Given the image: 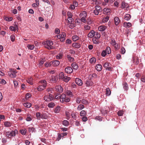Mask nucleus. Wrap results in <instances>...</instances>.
Instances as JSON below:
<instances>
[{
  "mask_svg": "<svg viewBox=\"0 0 145 145\" xmlns=\"http://www.w3.org/2000/svg\"><path fill=\"white\" fill-rule=\"evenodd\" d=\"M43 44L45 48L49 50L53 49L54 48V47L52 46L53 43L51 41L47 40L43 42Z\"/></svg>",
  "mask_w": 145,
  "mask_h": 145,
  "instance_id": "nucleus-1",
  "label": "nucleus"
},
{
  "mask_svg": "<svg viewBox=\"0 0 145 145\" xmlns=\"http://www.w3.org/2000/svg\"><path fill=\"white\" fill-rule=\"evenodd\" d=\"M16 130H15L14 131H11L6 132L5 135L7 137L11 138L15 136L16 132Z\"/></svg>",
  "mask_w": 145,
  "mask_h": 145,
  "instance_id": "nucleus-2",
  "label": "nucleus"
},
{
  "mask_svg": "<svg viewBox=\"0 0 145 145\" xmlns=\"http://www.w3.org/2000/svg\"><path fill=\"white\" fill-rule=\"evenodd\" d=\"M44 99L46 101L50 102L53 100L54 97L52 94L48 93L44 96Z\"/></svg>",
  "mask_w": 145,
  "mask_h": 145,
  "instance_id": "nucleus-3",
  "label": "nucleus"
},
{
  "mask_svg": "<svg viewBox=\"0 0 145 145\" xmlns=\"http://www.w3.org/2000/svg\"><path fill=\"white\" fill-rule=\"evenodd\" d=\"M46 79L49 82H55L57 80V78L54 76H49L46 77Z\"/></svg>",
  "mask_w": 145,
  "mask_h": 145,
  "instance_id": "nucleus-4",
  "label": "nucleus"
},
{
  "mask_svg": "<svg viewBox=\"0 0 145 145\" xmlns=\"http://www.w3.org/2000/svg\"><path fill=\"white\" fill-rule=\"evenodd\" d=\"M95 9L94 10L93 12L95 15H98L99 13L100 12L102 11L101 7L97 5L95 7Z\"/></svg>",
  "mask_w": 145,
  "mask_h": 145,
  "instance_id": "nucleus-5",
  "label": "nucleus"
},
{
  "mask_svg": "<svg viewBox=\"0 0 145 145\" xmlns=\"http://www.w3.org/2000/svg\"><path fill=\"white\" fill-rule=\"evenodd\" d=\"M57 37L61 41L63 42L65 40L66 37V33L65 32H62L61 34L57 35Z\"/></svg>",
  "mask_w": 145,
  "mask_h": 145,
  "instance_id": "nucleus-6",
  "label": "nucleus"
},
{
  "mask_svg": "<svg viewBox=\"0 0 145 145\" xmlns=\"http://www.w3.org/2000/svg\"><path fill=\"white\" fill-rule=\"evenodd\" d=\"M84 14V16L80 20L82 22H84V23H85L87 21L86 19L85 18V16L86 15V12L85 11H83L82 12V13L80 14V16H82V15Z\"/></svg>",
  "mask_w": 145,
  "mask_h": 145,
  "instance_id": "nucleus-7",
  "label": "nucleus"
},
{
  "mask_svg": "<svg viewBox=\"0 0 145 145\" xmlns=\"http://www.w3.org/2000/svg\"><path fill=\"white\" fill-rule=\"evenodd\" d=\"M65 71L66 73L70 74L72 72L73 69L71 67H67L65 68Z\"/></svg>",
  "mask_w": 145,
  "mask_h": 145,
  "instance_id": "nucleus-8",
  "label": "nucleus"
},
{
  "mask_svg": "<svg viewBox=\"0 0 145 145\" xmlns=\"http://www.w3.org/2000/svg\"><path fill=\"white\" fill-rule=\"evenodd\" d=\"M110 44L112 45L113 46L115 49H118L119 48L118 44H117L116 42L114 39H112L110 42Z\"/></svg>",
  "mask_w": 145,
  "mask_h": 145,
  "instance_id": "nucleus-9",
  "label": "nucleus"
},
{
  "mask_svg": "<svg viewBox=\"0 0 145 145\" xmlns=\"http://www.w3.org/2000/svg\"><path fill=\"white\" fill-rule=\"evenodd\" d=\"M75 82L78 85L80 86H82L83 84L82 80L78 78H76Z\"/></svg>",
  "mask_w": 145,
  "mask_h": 145,
  "instance_id": "nucleus-10",
  "label": "nucleus"
},
{
  "mask_svg": "<svg viewBox=\"0 0 145 145\" xmlns=\"http://www.w3.org/2000/svg\"><path fill=\"white\" fill-rule=\"evenodd\" d=\"M52 64L54 67L57 66L60 64V62L58 60H55L52 61L51 62Z\"/></svg>",
  "mask_w": 145,
  "mask_h": 145,
  "instance_id": "nucleus-11",
  "label": "nucleus"
},
{
  "mask_svg": "<svg viewBox=\"0 0 145 145\" xmlns=\"http://www.w3.org/2000/svg\"><path fill=\"white\" fill-rule=\"evenodd\" d=\"M55 89L57 91L62 92L63 91V88L61 86H57L55 87Z\"/></svg>",
  "mask_w": 145,
  "mask_h": 145,
  "instance_id": "nucleus-12",
  "label": "nucleus"
},
{
  "mask_svg": "<svg viewBox=\"0 0 145 145\" xmlns=\"http://www.w3.org/2000/svg\"><path fill=\"white\" fill-rule=\"evenodd\" d=\"M114 22L115 25H117L120 22L119 18L118 17H116L114 18Z\"/></svg>",
  "mask_w": 145,
  "mask_h": 145,
  "instance_id": "nucleus-13",
  "label": "nucleus"
},
{
  "mask_svg": "<svg viewBox=\"0 0 145 145\" xmlns=\"http://www.w3.org/2000/svg\"><path fill=\"white\" fill-rule=\"evenodd\" d=\"M68 23H69V27L70 29H72L75 27V24L72 23V21H70L68 20Z\"/></svg>",
  "mask_w": 145,
  "mask_h": 145,
  "instance_id": "nucleus-14",
  "label": "nucleus"
},
{
  "mask_svg": "<svg viewBox=\"0 0 145 145\" xmlns=\"http://www.w3.org/2000/svg\"><path fill=\"white\" fill-rule=\"evenodd\" d=\"M95 32L93 30H91L88 34V37L89 38H91L94 36Z\"/></svg>",
  "mask_w": 145,
  "mask_h": 145,
  "instance_id": "nucleus-15",
  "label": "nucleus"
},
{
  "mask_svg": "<svg viewBox=\"0 0 145 145\" xmlns=\"http://www.w3.org/2000/svg\"><path fill=\"white\" fill-rule=\"evenodd\" d=\"M106 28V27L105 25H101L98 27V29L99 31H104Z\"/></svg>",
  "mask_w": 145,
  "mask_h": 145,
  "instance_id": "nucleus-16",
  "label": "nucleus"
},
{
  "mask_svg": "<svg viewBox=\"0 0 145 145\" xmlns=\"http://www.w3.org/2000/svg\"><path fill=\"white\" fill-rule=\"evenodd\" d=\"M66 98V95L65 94H63L60 96V101L61 102H65V98Z\"/></svg>",
  "mask_w": 145,
  "mask_h": 145,
  "instance_id": "nucleus-17",
  "label": "nucleus"
},
{
  "mask_svg": "<svg viewBox=\"0 0 145 145\" xmlns=\"http://www.w3.org/2000/svg\"><path fill=\"white\" fill-rule=\"evenodd\" d=\"M72 46L78 48L81 47V44L79 43L74 42L72 44Z\"/></svg>",
  "mask_w": 145,
  "mask_h": 145,
  "instance_id": "nucleus-18",
  "label": "nucleus"
},
{
  "mask_svg": "<svg viewBox=\"0 0 145 145\" xmlns=\"http://www.w3.org/2000/svg\"><path fill=\"white\" fill-rule=\"evenodd\" d=\"M45 88V85H43V86H42L41 85H40L37 87V89L39 91H41L43 90L44 88Z\"/></svg>",
  "mask_w": 145,
  "mask_h": 145,
  "instance_id": "nucleus-19",
  "label": "nucleus"
},
{
  "mask_svg": "<svg viewBox=\"0 0 145 145\" xmlns=\"http://www.w3.org/2000/svg\"><path fill=\"white\" fill-rule=\"evenodd\" d=\"M110 9L109 8H105L103 9V13L105 14L108 15L110 14Z\"/></svg>",
  "mask_w": 145,
  "mask_h": 145,
  "instance_id": "nucleus-20",
  "label": "nucleus"
},
{
  "mask_svg": "<svg viewBox=\"0 0 145 145\" xmlns=\"http://www.w3.org/2000/svg\"><path fill=\"white\" fill-rule=\"evenodd\" d=\"M85 84H86V86L88 87L92 86L93 84V82L91 80H87L86 81Z\"/></svg>",
  "mask_w": 145,
  "mask_h": 145,
  "instance_id": "nucleus-21",
  "label": "nucleus"
},
{
  "mask_svg": "<svg viewBox=\"0 0 145 145\" xmlns=\"http://www.w3.org/2000/svg\"><path fill=\"white\" fill-rule=\"evenodd\" d=\"M71 66L74 69L77 70L78 69V67L77 64L75 62H74L71 64Z\"/></svg>",
  "mask_w": 145,
  "mask_h": 145,
  "instance_id": "nucleus-22",
  "label": "nucleus"
},
{
  "mask_svg": "<svg viewBox=\"0 0 145 145\" xmlns=\"http://www.w3.org/2000/svg\"><path fill=\"white\" fill-rule=\"evenodd\" d=\"M102 67V65L99 64H97L96 66V69L98 71H101Z\"/></svg>",
  "mask_w": 145,
  "mask_h": 145,
  "instance_id": "nucleus-23",
  "label": "nucleus"
},
{
  "mask_svg": "<svg viewBox=\"0 0 145 145\" xmlns=\"http://www.w3.org/2000/svg\"><path fill=\"white\" fill-rule=\"evenodd\" d=\"M132 25V24L130 22H124L123 24V26L124 27H129Z\"/></svg>",
  "mask_w": 145,
  "mask_h": 145,
  "instance_id": "nucleus-24",
  "label": "nucleus"
},
{
  "mask_svg": "<svg viewBox=\"0 0 145 145\" xmlns=\"http://www.w3.org/2000/svg\"><path fill=\"white\" fill-rule=\"evenodd\" d=\"M40 85H41L42 86H43V85H45V87H46L47 85L46 82L45 80H41L40 82Z\"/></svg>",
  "mask_w": 145,
  "mask_h": 145,
  "instance_id": "nucleus-25",
  "label": "nucleus"
},
{
  "mask_svg": "<svg viewBox=\"0 0 145 145\" xmlns=\"http://www.w3.org/2000/svg\"><path fill=\"white\" fill-rule=\"evenodd\" d=\"M101 112L103 115H105L107 114V111L105 108H103L101 109Z\"/></svg>",
  "mask_w": 145,
  "mask_h": 145,
  "instance_id": "nucleus-26",
  "label": "nucleus"
},
{
  "mask_svg": "<svg viewBox=\"0 0 145 145\" xmlns=\"http://www.w3.org/2000/svg\"><path fill=\"white\" fill-rule=\"evenodd\" d=\"M55 105V104L54 103L51 102L49 103L48 105V106L50 108H53Z\"/></svg>",
  "mask_w": 145,
  "mask_h": 145,
  "instance_id": "nucleus-27",
  "label": "nucleus"
},
{
  "mask_svg": "<svg viewBox=\"0 0 145 145\" xmlns=\"http://www.w3.org/2000/svg\"><path fill=\"white\" fill-rule=\"evenodd\" d=\"M106 95L107 96H109L111 94V91L110 89L108 88H107L106 89Z\"/></svg>",
  "mask_w": 145,
  "mask_h": 145,
  "instance_id": "nucleus-28",
  "label": "nucleus"
},
{
  "mask_svg": "<svg viewBox=\"0 0 145 145\" xmlns=\"http://www.w3.org/2000/svg\"><path fill=\"white\" fill-rule=\"evenodd\" d=\"M70 78L69 77L65 76L62 80L66 82H68L70 80Z\"/></svg>",
  "mask_w": 145,
  "mask_h": 145,
  "instance_id": "nucleus-29",
  "label": "nucleus"
},
{
  "mask_svg": "<svg viewBox=\"0 0 145 145\" xmlns=\"http://www.w3.org/2000/svg\"><path fill=\"white\" fill-rule=\"evenodd\" d=\"M4 125L6 127H10L11 125V123L8 121L5 122L4 123Z\"/></svg>",
  "mask_w": 145,
  "mask_h": 145,
  "instance_id": "nucleus-30",
  "label": "nucleus"
},
{
  "mask_svg": "<svg viewBox=\"0 0 145 145\" xmlns=\"http://www.w3.org/2000/svg\"><path fill=\"white\" fill-rule=\"evenodd\" d=\"M131 18V15L129 14H127L125 15L124 19L127 20H129Z\"/></svg>",
  "mask_w": 145,
  "mask_h": 145,
  "instance_id": "nucleus-31",
  "label": "nucleus"
},
{
  "mask_svg": "<svg viewBox=\"0 0 145 145\" xmlns=\"http://www.w3.org/2000/svg\"><path fill=\"white\" fill-rule=\"evenodd\" d=\"M33 80V78H32L30 77L27 80V83L30 84L31 85H32L33 84V82H32Z\"/></svg>",
  "mask_w": 145,
  "mask_h": 145,
  "instance_id": "nucleus-32",
  "label": "nucleus"
},
{
  "mask_svg": "<svg viewBox=\"0 0 145 145\" xmlns=\"http://www.w3.org/2000/svg\"><path fill=\"white\" fill-rule=\"evenodd\" d=\"M96 61V58L93 57L91 58L89 60V62L91 63H95Z\"/></svg>",
  "mask_w": 145,
  "mask_h": 145,
  "instance_id": "nucleus-33",
  "label": "nucleus"
},
{
  "mask_svg": "<svg viewBox=\"0 0 145 145\" xmlns=\"http://www.w3.org/2000/svg\"><path fill=\"white\" fill-rule=\"evenodd\" d=\"M86 115V113L85 110H83L81 111L80 114V115L81 116H85Z\"/></svg>",
  "mask_w": 145,
  "mask_h": 145,
  "instance_id": "nucleus-34",
  "label": "nucleus"
},
{
  "mask_svg": "<svg viewBox=\"0 0 145 145\" xmlns=\"http://www.w3.org/2000/svg\"><path fill=\"white\" fill-rule=\"evenodd\" d=\"M81 103L84 105H88L89 103L88 101L84 99H82L81 100Z\"/></svg>",
  "mask_w": 145,
  "mask_h": 145,
  "instance_id": "nucleus-35",
  "label": "nucleus"
},
{
  "mask_svg": "<svg viewBox=\"0 0 145 145\" xmlns=\"http://www.w3.org/2000/svg\"><path fill=\"white\" fill-rule=\"evenodd\" d=\"M84 108V106L83 105L80 104L78 106L77 109L78 110H80Z\"/></svg>",
  "mask_w": 145,
  "mask_h": 145,
  "instance_id": "nucleus-36",
  "label": "nucleus"
},
{
  "mask_svg": "<svg viewBox=\"0 0 145 145\" xmlns=\"http://www.w3.org/2000/svg\"><path fill=\"white\" fill-rule=\"evenodd\" d=\"M123 88L125 90H127L128 89V85L126 82L124 83L123 84Z\"/></svg>",
  "mask_w": 145,
  "mask_h": 145,
  "instance_id": "nucleus-37",
  "label": "nucleus"
},
{
  "mask_svg": "<svg viewBox=\"0 0 145 145\" xmlns=\"http://www.w3.org/2000/svg\"><path fill=\"white\" fill-rule=\"evenodd\" d=\"M105 51H106V53L108 54H109L111 53V49L109 47H107Z\"/></svg>",
  "mask_w": 145,
  "mask_h": 145,
  "instance_id": "nucleus-38",
  "label": "nucleus"
},
{
  "mask_svg": "<svg viewBox=\"0 0 145 145\" xmlns=\"http://www.w3.org/2000/svg\"><path fill=\"white\" fill-rule=\"evenodd\" d=\"M24 105L25 107L27 108H29L31 106V105L30 103H24Z\"/></svg>",
  "mask_w": 145,
  "mask_h": 145,
  "instance_id": "nucleus-39",
  "label": "nucleus"
},
{
  "mask_svg": "<svg viewBox=\"0 0 145 145\" xmlns=\"http://www.w3.org/2000/svg\"><path fill=\"white\" fill-rule=\"evenodd\" d=\"M62 54L61 53H59L56 56V57L57 59H60L62 58Z\"/></svg>",
  "mask_w": 145,
  "mask_h": 145,
  "instance_id": "nucleus-40",
  "label": "nucleus"
},
{
  "mask_svg": "<svg viewBox=\"0 0 145 145\" xmlns=\"http://www.w3.org/2000/svg\"><path fill=\"white\" fill-rule=\"evenodd\" d=\"M60 111V107L59 106H57L55 108L54 112L56 113H58Z\"/></svg>",
  "mask_w": 145,
  "mask_h": 145,
  "instance_id": "nucleus-41",
  "label": "nucleus"
},
{
  "mask_svg": "<svg viewBox=\"0 0 145 145\" xmlns=\"http://www.w3.org/2000/svg\"><path fill=\"white\" fill-rule=\"evenodd\" d=\"M94 36L95 38L99 39L100 37V35L98 32H95Z\"/></svg>",
  "mask_w": 145,
  "mask_h": 145,
  "instance_id": "nucleus-42",
  "label": "nucleus"
},
{
  "mask_svg": "<svg viewBox=\"0 0 145 145\" xmlns=\"http://www.w3.org/2000/svg\"><path fill=\"white\" fill-rule=\"evenodd\" d=\"M79 39V37L77 35H74L72 37V39L74 41H76Z\"/></svg>",
  "mask_w": 145,
  "mask_h": 145,
  "instance_id": "nucleus-43",
  "label": "nucleus"
},
{
  "mask_svg": "<svg viewBox=\"0 0 145 145\" xmlns=\"http://www.w3.org/2000/svg\"><path fill=\"white\" fill-rule=\"evenodd\" d=\"M27 47L28 49L31 50H32L34 49V46L33 45L28 44L27 45Z\"/></svg>",
  "mask_w": 145,
  "mask_h": 145,
  "instance_id": "nucleus-44",
  "label": "nucleus"
},
{
  "mask_svg": "<svg viewBox=\"0 0 145 145\" xmlns=\"http://www.w3.org/2000/svg\"><path fill=\"white\" fill-rule=\"evenodd\" d=\"M67 94L68 96H69L70 97H72L73 96L72 93L70 91H67Z\"/></svg>",
  "mask_w": 145,
  "mask_h": 145,
  "instance_id": "nucleus-45",
  "label": "nucleus"
},
{
  "mask_svg": "<svg viewBox=\"0 0 145 145\" xmlns=\"http://www.w3.org/2000/svg\"><path fill=\"white\" fill-rule=\"evenodd\" d=\"M63 124L65 126H67L69 125V122L67 120H64L63 121Z\"/></svg>",
  "mask_w": 145,
  "mask_h": 145,
  "instance_id": "nucleus-46",
  "label": "nucleus"
},
{
  "mask_svg": "<svg viewBox=\"0 0 145 145\" xmlns=\"http://www.w3.org/2000/svg\"><path fill=\"white\" fill-rule=\"evenodd\" d=\"M41 115L40 112H38L36 113V116L37 119L40 120L41 117Z\"/></svg>",
  "mask_w": 145,
  "mask_h": 145,
  "instance_id": "nucleus-47",
  "label": "nucleus"
},
{
  "mask_svg": "<svg viewBox=\"0 0 145 145\" xmlns=\"http://www.w3.org/2000/svg\"><path fill=\"white\" fill-rule=\"evenodd\" d=\"M64 73L62 72H61L59 74V78L60 79H61L62 80L63 78L64 77Z\"/></svg>",
  "mask_w": 145,
  "mask_h": 145,
  "instance_id": "nucleus-48",
  "label": "nucleus"
},
{
  "mask_svg": "<svg viewBox=\"0 0 145 145\" xmlns=\"http://www.w3.org/2000/svg\"><path fill=\"white\" fill-rule=\"evenodd\" d=\"M118 115L119 116H122L123 114V111L122 110H120L118 112Z\"/></svg>",
  "mask_w": 145,
  "mask_h": 145,
  "instance_id": "nucleus-49",
  "label": "nucleus"
},
{
  "mask_svg": "<svg viewBox=\"0 0 145 145\" xmlns=\"http://www.w3.org/2000/svg\"><path fill=\"white\" fill-rule=\"evenodd\" d=\"M52 63H49L48 62H47L46 63H44V65L45 67H50Z\"/></svg>",
  "mask_w": 145,
  "mask_h": 145,
  "instance_id": "nucleus-50",
  "label": "nucleus"
},
{
  "mask_svg": "<svg viewBox=\"0 0 145 145\" xmlns=\"http://www.w3.org/2000/svg\"><path fill=\"white\" fill-rule=\"evenodd\" d=\"M29 131L30 132L33 133V132H35V129L33 127H29L28 128Z\"/></svg>",
  "mask_w": 145,
  "mask_h": 145,
  "instance_id": "nucleus-51",
  "label": "nucleus"
},
{
  "mask_svg": "<svg viewBox=\"0 0 145 145\" xmlns=\"http://www.w3.org/2000/svg\"><path fill=\"white\" fill-rule=\"evenodd\" d=\"M109 19V17L108 16H106V17L104 18L103 20V22H107Z\"/></svg>",
  "mask_w": 145,
  "mask_h": 145,
  "instance_id": "nucleus-52",
  "label": "nucleus"
},
{
  "mask_svg": "<svg viewBox=\"0 0 145 145\" xmlns=\"http://www.w3.org/2000/svg\"><path fill=\"white\" fill-rule=\"evenodd\" d=\"M67 57L68 59V60L71 61H74V58L71 56L69 55H67Z\"/></svg>",
  "mask_w": 145,
  "mask_h": 145,
  "instance_id": "nucleus-53",
  "label": "nucleus"
},
{
  "mask_svg": "<svg viewBox=\"0 0 145 145\" xmlns=\"http://www.w3.org/2000/svg\"><path fill=\"white\" fill-rule=\"evenodd\" d=\"M12 74H13L12 76L14 77V78H15L16 76V73H17V72L16 70H11Z\"/></svg>",
  "mask_w": 145,
  "mask_h": 145,
  "instance_id": "nucleus-54",
  "label": "nucleus"
},
{
  "mask_svg": "<svg viewBox=\"0 0 145 145\" xmlns=\"http://www.w3.org/2000/svg\"><path fill=\"white\" fill-rule=\"evenodd\" d=\"M44 59H42L40 61L39 64V66L40 67L42 66V65L44 64Z\"/></svg>",
  "mask_w": 145,
  "mask_h": 145,
  "instance_id": "nucleus-55",
  "label": "nucleus"
},
{
  "mask_svg": "<svg viewBox=\"0 0 145 145\" xmlns=\"http://www.w3.org/2000/svg\"><path fill=\"white\" fill-rule=\"evenodd\" d=\"M25 143L26 145H32V143H31L29 141L27 140H25Z\"/></svg>",
  "mask_w": 145,
  "mask_h": 145,
  "instance_id": "nucleus-56",
  "label": "nucleus"
},
{
  "mask_svg": "<svg viewBox=\"0 0 145 145\" xmlns=\"http://www.w3.org/2000/svg\"><path fill=\"white\" fill-rule=\"evenodd\" d=\"M93 43L95 44H98L99 42L98 40L95 38L93 39Z\"/></svg>",
  "mask_w": 145,
  "mask_h": 145,
  "instance_id": "nucleus-57",
  "label": "nucleus"
},
{
  "mask_svg": "<svg viewBox=\"0 0 145 145\" xmlns=\"http://www.w3.org/2000/svg\"><path fill=\"white\" fill-rule=\"evenodd\" d=\"M26 120L27 121H30L32 120V118L29 115H28L26 119Z\"/></svg>",
  "mask_w": 145,
  "mask_h": 145,
  "instance_id": "nucleus-58",
  "label": "nucleus"
},
{
  "mask_svg": "<svg viewBox=\"0 0 145 145\" xmlns=\"http://www.w3.org/2000/svg\"><path fill=\"white\" fill-rule=\"evenodd\" d=\"M81 98L79 97L77 98L76 99V101L78 104H79L81 101Z\"/></svg>",
  "mask_w": 145,
  "mask_h": 145,
  "instance_id": "nucleus-59",
  "label": "nucleus"
},
{
  "mask_svg": "<svg viewBox=\"0 0 145 145\" xmlns=\"http://www.w3.org/2000/svg\"><path fill=\"white\" fill-rule=\"evenodd\" d=\"M109 63L108 62H106L103 65V67L107 68L109 66Z\"/></svg>",
  "mask_w": 145,
  "mask_h": 145,
  "instance_id": "nucleus-60",
  "label": "nucleus"
},
{
  "mask_svg": "<svg viewBox=\"0 0 145 145\" xmlns=\"http://www.w3.org/2000/svg\"><path fill=\"white\" fill-rule=\"evenodd\" d=\"M81 118L83 121H86L88 120L87 117L85 116H82V117Z\"/></svg>",
  "mask_w": 145,
  "mask_h": 145,
  "instance_id": "nucleus-61",
  "label": "nucleus"
},
{
  "mask_svg": "<svg viewBox=\"0 0 145 145\" xmlns=\"http://www.w3.org/2000/svg\"><path fill=\"white\" fill-rule=\"evenodd\" d=\"M119 3V1H115L114 3V6L116 7L118 6V5Z\"/></svg>",
  "mask_w": 145,
  "mask_h": 145,
  "instance_id": "nucleus-62",
  "label": "nucleus"
},
{
  "mask_svg": "<svg viewBox=\"0 0 145 145\" xmlns=\"http://www.w3.org/2000/svg\"><path fill=\"white\" fill-rule=\"evenodd\" d=\"M10 38L12 42H14V41L15 39V37L14 35H11L10 36Z\"/></svg>",
  "mask_w": 145,
  "mask_h": 145,
  "instance_id": "nucleus-63",
  "label": "nucleus"
},
{
  "mask_svg": "<svg viewBox=\"0 0 145 145\" xmlns=\"http://www.w3.org/2000/svg\"><path fill=\"white\" fill-rule=\"evenodd\" d=\"M125 50L124 48H122L121 50V54H124L125 53Z\"/></svg>",
  "mask_w": 145,
  "mask_h": 145,
  "instance_id": "nucleus-64",
  "label": "nucleus"
}]
</instances>
